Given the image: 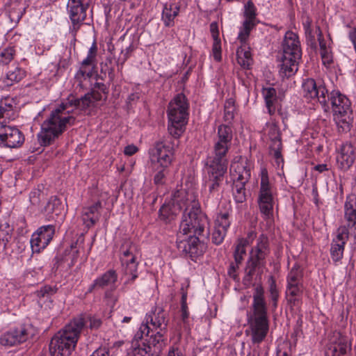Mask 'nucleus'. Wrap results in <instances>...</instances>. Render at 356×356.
<instances>
[{
	"label": "nucleus",
	"instance_id": "obj_1",
	"mask_svg": "<svg viewBox=\"0 0 356 356\" xmlns=\"http://www.w3.org/2000/svg\"><path fill=\"white\" fill-rule=\"evenodd\" d=\"M208 227L207 216L199 208L194 205L191 209L186 208L176 242L178 250L192 259L202 255L206 246L199 236L207 238Z\"/></svg>",
	"mask_w": 356,
	"mask_h": 356
},
{
	"label": "nucleus",
	"instance_id": "obj_2",
	"mask_svg": "<svg viewBox=\"0 0 356 356\" xmlns=\"http://www.w3.org/2000/svg\"><path fill=\"white\" fill-rule=\"evenodd\" d=\"M69 106H74L81 111H86L94 107L89 95L86 94L81 98H76L70 95L66 102H63L57 108L52 110L49 115L41 124V130L38 134L40 144L48 146L54 143L67 129L75 124L76 118L66 111Z\"/></svg>",
	"mask_w": 356,
	"mask_h": 356
},
{
	"label": "nucleus",
	"instance_id": "obj_3",
	"mask_svg": "<svg viewBox=\"0 0 356 356\" xmlns=\"http://www.w3.org/2000/svg\"><path fill=\"white\" fill-rule=\"evenodd\" d=\"M247 316L252 341L253 343H260L266 337L269 330L268 306L264 289L261 285H257L254 289L250 312Z\"/></svg>",
	"mask_w": 356,
	"mask_h": 356
},
{
	"label": "nucleus",
	"instance_id": "obj_4",
	"mask_svg": "<svg viewBox=\"0 0 356 356\" xmlns=\"http://www.w3.org/2000/svg\"><path fill=\"white\" fill-rule=\"evenodd\" d=\"M83 325L81 318H73L51 339L49 351L53 356H69L74 349Z\"/></svg>",
	"mask_w": 356,
	"mask_h": 356
},
{
	"label": "nucleus",
	"instance_id": "obj_5",
	"mask_svg": "<svg viewBox=\"0 0 356 356\" xmlns=\"http://www.w3.org/2000/svg\"><path fill=\"white\" fill-rule=\"evenodd\" d=\"M327 103L330 102L333 119L338 131L346 133L350 130L353 121L351 103L349 99L339 90H332L327 95Z\"/></svg>",
	"mask_w": 356,
	"mask_h": 356
},
{
	"label": "nucleus",
	"instance_id": "obj_6",
	"mask_svg": "<svg viewBox=\"0 0 356 356\" xmlns=\"http://www.w3.org/2000/svg\"><path fill=\"white\" fill-rule=\"evenodd\" d=\"M188 103L183 93L177 95L170 102L168 108V131L172 138H179L188 122Z\"/></svg>",
	"mask_w": 356,
	"mask_h": 356
},
{
	"label": "nucleus",
	"instance_id": "obj_7",
	"mask_svg": "<svg viewBox=\"0 0 356 356\" xmlns=\"http://www.w3.org/2000/svg\"><path fill=\"white\" fill-rule=\"evenodd\" d=\"M227 165L228 162L207 159L206 168L208 177L206 186L209 189L208 199H220V188L227 173Z\"/></svg>",
	"mask_w": 356,
	"mask_h": 356
},
{
	"label": "nucleus",
	"instance_id": "obj_8",
	"mask_svg": "<svg viewBox=\"0 0 356 356\" xmlns=\"http://www.w3.org/2000/svg\"><path fill=\"white\" fill-rule=\"evenodd\" d=\"M270 253L269 241L266 234L259 235L257 245L252 248L245 268V279L250 281L256 270L266 265V258Z\"/></svg>",
	"mask_w": 356,
	"mask_h": 356
},
{
	"label": "nucleus",
	"instance_id": "obj_9",
	"mask_svg": "<svg viewBox=\"0 0 356 356\" xmlns=\"http://www.w3.org/2000/svg\"><path fill=\"white\" fill-rule=\"evenodd\" d=\"M277 189L269 182L268 171L263 168L261 171V182L258 195V204L260 212L265 218L273 216L274 206L277 201Z\"/></svg>",
	"mask_w": 356,
	"mask_h": 356
},
{
	"label": "nucleus",
	"instance_id": "obj_10",
	"mask_svg": "<svg viewBox=\"0 0 356 356\" xmlns=\"http://www.w3.org/2000/svg\"><path fill=\"white\" fill-rule=\"evenodd\" d=\"M233 179V195L235 201L242 203L246 200L245 185L250 178V169L246 161L232 163L229 169Z\"/></svg>",
	"mask_w": 356,
	"mask_h": 356
},
{
	"label": "nucleus",
	"instance_id": "obj_11",
	"mask_svg": "<svg viewBox=\"0 0 356 356\" xmlns=\"http://www.w3.org/2000/svg\"><path fill=\"white\" fill-rule=\"evenodd\" d=\"M136 247L130 240H123L120 252L123 273L125 276H128L124 284L133 282L138 277V263L136 261Z\"/></svg>",
	"mask_w": 356,
	"mask_h": 356
},
{
	"label": "nucleus",
	"instance_id": "obj_12",
	"mask_svg": "<svg viewBox=\"0 0 356 356\" xmlns=\"http://www.w3.org/2000/svg\"><path fill=\"white\" fill-rule=\"evenodd\" d=\"M179 145L178 138H173L170 142H156L151 149L152 165L170 168L174 159L175 147Z\"/></svg>",
	"mask_w": 356,
	"mask_h": 356
},
{
	"label": "nucleus",
	"instance_id": "obj_13",
	"mask_svg": "<svg viewBox=\"0 0 356 356\" xmlns=\"http://www.w3.org/2000/svg\"><path fill=\"white\" fill-rule=\"evenodd\" d=\"M92 1H69L67 10L73 30L77 31L83 24L92 22V10L89 11Z\"/></svg>",
	"mask_w": 356,
	"mask_h": 356
},
{
	"label": "nucleus",
	"instance_id": "obj_14",
	"mask_svg": "<svg viewBox=\"0 0 356 356\" xmlns=\"http://www.w3.org/2000/svg\"><path fill=\"white\" fill-rule=\"evenodd\" d=\"M232 129L228 125L218 127V136L214 142L213 156L208 159L228 162L227 154L232 145Z\"/></svg>",
	"mask_w": 356,
	"mask_h": 356
},
{
	"label": "nucleus",
	"instance_id": "obj_15",
	"mask_svg": "<svg viewBox=\"0 0 356 356\" xmlns=\"http://www.w3.org/2000/svg\"><path fill=\"white\" fill-rule=\"evenodd\" d=\"M186 202L182 192L177 191L171 200L164 204L159 209V218L165 222H169L186 207Z\"/></svg>",
	"mask_w": 356,
	"mask_h": 356
},
{
	"label": "nucleus",
	"instance_id": "obj_16",
	"mask_svg": "<svg viewBox=\"0 0 356 356\" xmlns=\"http://www.w3.org/2000/svg\"><path fill=\"white\" fill-rule=\"evenodd\" d=\"M243 16L245 19L238 35V40L241 43H245L248 41L251 31L255 28L259 23L257 19V8L253 2L249 1L244 6Z\"/></svg>",
	"mask_w": 356,
	"mask_h": 356
},
{
	"label": "nucleus",
	"instance_id": "obj_17",
	"mask_svg": "<svg viewBox=\"0 0 356 356\" xmlns=\"http://www.w3.org/2000/svg\"><path fill=\"white\" fill-rule=\"evenodd\" d=\"M303 96L308 99H316L323 106H327V90L322 83H317L313 79H307L302 84Z\"/></svg>",
	"mask_w": 356,
	"mask_h": 356
},
{
	"label": "nucleus",
	"instance_id": "obj_18",
	"mask_svg": "<svg viewBox=\"0 0 356 356\" xmlns=\"http://www.w3.org/2000/svg\"><path fill=\"white\" fill-rule=\"evenodd\" d=\"M54 234V225H48L39 227L33 234L30 241L33 252L39 253L42 250L44 249L52 240Z\"/></svg>",
	"mask_w": 356,
	"mask_h": 356
},
{
	"label": "nucleus",
	"instance_id": "obj_19",
	"mask_svg": "<svg viewBox=\"0 0 356 356\" xmlns=\"http://www.w3.org/2000/svg\"><path fill=\"white\" fill-rule=\"evenodd\" d=\"M344 222L339 227H344L346 232L356 241V195H350L346 197L344 204Z\"/></svg>",
	"mask_w": 356,
	"mask_h": 356
},
{
	"label": "nucleus",
	"instance_id": "obj_20",
	"mask_svg": "<svg viewBox=\"0 0 356 356\" xmlns=\"http://www.w3.org/2000/svg\"><path fill=\"white\" fill-rule=\"evenodd\" d=\"M31 329L29 325H20L10 330L0 337L1 345L10 347L25 342L31 335Z\"/></svg>",
	"mask_w": 356,
	"mask_h": 356
},
{
	"label": "nucleus",
	"instance_id": "obj_21",
	"mask_svg": "<svg viewBox=\"0 0 356 356\" xmlns=\"http://www.w3.org/2000/svg\"><path fill=\"white\" fill-rule=\"evenodd\" d=\"M351 343L347 336L334 333L325 353V356H350Z\"/></svg>",
	"mask_w": 356,
	"mask_h": 356
},
{
	"label": "nucleus",
	"instance_id": "obj_22",
	"mask_svg": "<svg viewBox=\"0 0 356 356\" xmlns=\"http://www.w3.org/2000/svg\"><path fill=\"white\" fill-rule=\"evenodd\" d=\"M97 48L95 43L89 49L87 57L81 62L80 69L75 74V79L80 83L87 78H90L94 72Z\"/></svg>",
	"mask_w": 356,
	"mask_h": 356
},
{
	"label": "nucleus",
	"instance_id": "obj_23",
	"mask_svg": "<svg viewBox=\"0 0 356 356\" xmlns=\"http://www.w3.org/2000/svg\"><path fill=\"white\" fill-rule=\"evenodd\" d=\"M282 56L296 59L302 58V49L298 35L293 31H286L282 44Z\"/></svg>",
	"mask_w": 356,
	"mask_h": 356
},
{
	"label": "nucleus",
	"instance_id": "obj_24",
	"mask_svg": "<svg viewBox=\"0 0 356 356\" xmlns=\"http://www.w3.org/2000/svg\"><path fill=\"white\" fill-rule=\"evenodd\" d=\"M146 323L152 326L153 330L167 332V326L169 321L168 314L161 307H155L146 315Z\"/></svg>",
	"mask_w": 356,
	"mask_h": 356
},
{
	"label": "nucleus",
	"instance_id": "obj_25",
	"mask_svg": "<svg viewBox=\"0 0 356 356\" xmlns=\"http://www.w3.org/2000/svg\"><path fill=\"white\" fill-rule=\"evenodd\" d=\"M0 140L7 147L17 148L24 143V136L17 127L7 125L0 132Z\"/></svg>",
	"mask_w": 356,
	"mask_h": 356
},
{
	"label": "nucleus",
	"instance_id": "obj_26",
	"mask_svg": "<svg viewBox=\"0 0 356 356\" xmlns=\"http://www.w3.org/2000/svg\"><path fill=\"white\" fill-rule=\"evenodd\" d=\"M167 332L161 330H153L149 334V337L145 339L146 347L150 352V355L159 356L163 349L166 346L167 338L165 334Z\"/></svg>",
	"mask_w": 356,
	"mask_h": 356
},
{
	"label": "nucleus",
	"instance_id": "obj_27",
	"mask_svg": "<svg viewBox=\"0 0 356 356\" xmlns=\"http://www.w3.org/2000/svg\"><path fill=\"white\" fill-rule=\"evenodd\" d=\"M350 236V233L346 232L344 227H339L337 236L332 240L330 248L331 258L334 262L340 261L343 255L344 246Z\"/></svg>",
	"mask_w": 356,
	"mask_h": 356
},
{
	"label": "nucleus",
	"instance_id": "obj_28",
	"mask_svg": "<svg viewBox=\"0 0 356 356\" xmlns=\"http://www.w3.org/2000/svg\"><path fill=\"white\" fill-rule=\"evenodd\" d=\"M102 209V204L100 200L90 206L83 207L81 218L86 228L92 227L99 220Z\"/></svg>",
	"mask_w": 356,
	"mask_h": 356
},
{
	"label": "nucleus",
	"instance_id": "obj_29",
	"mask_svg": "<svg viewBox=\"0 0 356 356\" xmlns=\"http://www.w3.org/2000/svg\"><path fill=\"white\" fill-rule=\"evenodd\" d=\"M356 159L355 148L350 143H343L337 156V163L339 168L342 170H348L354 163Z\"/></svg>",
	"mask_w": 356,
	"mask_h": 356
},
{
	"label": "nucleus",
	"instance_id": "obj_30",
	"mask_svg": "<svg viewBox=\"0 0 356 356\" xmlns=\"http://www.w3.org/2000/svg\"><path fill=\"white\" fill-rule=\"evenodd\" d=\"M16 113L14 110L13 100L5 98L0 100V132L8 125L10 120L15 118Z\"/></svg>",
	"mask_w": 356,
	"mask_h": 356
},
{
	"label": "nucleus",
	"instance_id": "obj_31",
	"mask_svg": "<svg viewBox=\"0 0 356 356\" xmlns=\"http://www.w3.org/2000/svg\"><path fill=\"white\" fill-rule=\"evenodd\" d=\"M181 2H170L163 4L161 21L166 27H172L175 26V19L179 15L181 11Z\"/></svg>",
	"mask_w": 356,
	"mask_h": 356
},
{
	"label": "nucleus",
	"instance_id": "obj_32",
	"mask_svg": "<svg viewBox=\"0 0 356 356\" xmlns=\"http://www.w3.org/2000/svg\"><path fill=\"white\" fill-rule=\"evenodd\" d=\"M300 60L282 56L279 70L280 76L284 79L294 76L298 70Z\"/></svg>",
	"mask_w": 356,
	"mask_h": 356
},
{
	"label": "nucleus",
	"instance_id": "obj_33",
	"mask_svg": "<svg viewBox=\"0 0 356 356\" xmlns=\"http://www.w3.org/2000/svg\"><path fill=\"white\" fill-rule=\"evenodd\" d=\"M256 233L250 232L246 238H239L234 244V259L237 264H241L246 255V248L253 241Z\"/></svg>",
	"mask_w": 356,
	"mask_h": 356
},
{
	"label": "nucleus",
	"instance_id": "obj_34",
	"mask_svg": "<svg viewBox=\"0 0 356 356\" xmlns=\"http://www.w3.org/2000/svg\"><path fill=\"white\" fill-rule=\"evenodd\" d=\"M118 280V275L114 270H109L102 276L95 279L89 286L87 293H91L97 289H103L106 286H113Z\"/></svg>",
	"mask_w": 356,
	"mask_h": 356
},
{
	"label": "nucleus",
	"instance_id": "obj_35",
	"mask_svg": "<svg viewBox=\"0 0 356 356\" xmlns=\"http://www.w3.org/2000/svg\"><path fill=\"white\" fill-rule=\"evenodd\" d=\"M77 243L78 241L72 243L70 250L66 249L64 254H58L55 257L54 261H55L54 266L56 268H58L62 263L68 261L69 260L70 261L68 264L70 267H72L75 264L79 255V250L76 248Z\"/></svg>",
	"mask_w": 356,
	"mask_h": 356
},
{
	"label": "nucleus",
	"instance_id": "obj_36",
	"mask_svg": "<svg viewBox=\"0 0 356 356\" xmlns=\"http://www.w3.org/2000/svg\"><path fill=\"white\" fill-rule=\"evenodd\" d=\"M303 289V284H286V294L289 296L288 301L291 305H298L302 298Z\"/></svg>",
	"mask_w": 356,
	"mask_h": 356
},
{
	"label": "nucleus",
	"instance_id": "obj_37",
	"mask_svg": "<svg viewBox=\"0 0 356 356\" xmlns=\"http://www.w3.org/2000/svg\"><path fill=\"white\" fill-rule=\"evenodd\" d=\"M246 43L247 41L245 43H241V47L236 50L238 63L244 69L249 68L252 63L250 47H247Z\"/></svg>",
	"mask_w": 356,
	"mask_h": 356
},
{
	"label": "nucleus",
	"instance_id": "obj_38",
	"mask_svg": "<svg viewBox=\"0 0 356 356\" xmlns=\"http://www.w3.org/2000/svg\"><path fill=\"white\" fill-rule=\"evenodd\" d=\"M74 318H81L83 321V325L80 329V333L87 327L90 330H98L102 325V321L100 318L90 314H80Z\"/></svg>",
	"mask_w": 356,
	"mask_h": 356
},
{
	"label": "nucleus",
	"instance_id": "obj_39",
	"mask_svg": "<svg viewBox=\"0 0 356 356\" xmlns=\"http://www.w3.org/2000/svg\"><path fill=\"white\" fill-rule=\"evenodd\" d=\"M26 75V72L18 65L11 67L6 74V84L11 86L20 81Z\"/></svg>",
	"mask_w": 356,
	"mask_h": 356
},
{
	"label": "nucleus",
	"instance_id": "obj_40",
	"mask_svg": "<svg viewBox=\"0 0 356 356\" xmlns=\"http://www.w3.org/2000/svg\"><path fill=\"white\" fill-rule=\"evenodd\" d=\"M263 95L264 97L266 106L268 108V112L272 115L275 112L274 103L277 101L276 90L272 87L264 88Z\"/></svg>",
	"mask_w": 356,
	"mask_h": 356
},
{
	"label": "nucleus",
	"instance_id": "obj_41",
	"mask_svg": "<svg viewBox=\"0 0 356 356\" xmlns=\"http://www.w3.org/2000/svg\"><path fill=\"white\" fill-rule=\"evenodd\" d=\"M303 270L298 264H295L286 277V284H302Z\"/></svg>",
	"mask_w": 356,
	"mask_h": 356
},
{
	"label": "nucleus",
	"instance_id": "obj_42",
	"mask_svg": "<svg viewBox=\"0 0 356 356\" xmlns=\"http://www.w3.org/2000/svg\"><path fill=\"white\" fill-rule=\"evenodd\" d=\"M269 299L271 302V308L273 311H275L278 305V300L280 298V292L277 289L276 281L273 276L269 278Z\"/></svg>",
	"mask_w": 356,
	"mask_h": 356
},
{
	"label": "nucleus",
	"instance_id": "obj_43",
	"mask_svg": "<svg viewBox=\"0 0 356 356\" xmlns=\"http://www.w3.org/2000/svg\"><path fill=\"white\" fill-rule=\"evenodd\" d=\"M154 172V183L156 186H163L165 184L166 176L169 173V168H163L161 166L152 165Z\"/></svg>",
	"mask_w": 356,
	"mask_h": 356
},
{
	"label": "nucleus",
	"instance_id": "obj_44",
	"mask_svg": "<svg viewBox=\"0 0 356 356\" xmlns=\"http://www.w3.org/2000/svg\"><path fill=\"white\" fill-rule=\"evenodd\" d=\"M61 201L56 196H51L47 202L44 211L47 214L55 213L56 216H58L61 211Z\"/></svg>",
	"mask_w": 356,
	"mask_h": 356
},
{
	"label": "nucleus",
	"instance_id": "obj_45",
	"mask_svg": "<svg viewBox=\"0 0 356 356\" xmlns=\"http://www.w3.org/2000/svg\"><path fill=\"white\" fill-rule=\"evenodd\" d=\"M148 350L145 342L138 344L132 342L131 348L127 356H154L150 355V352Z\"/></svg>",
	"mask_w": 356,
	"mask_h": 356
},
{
	"label": "nucleus",
	"instance_id": "obj_46",
	"mask_svg": "<svg viewBox=\"0 0 356 356\" xmlns=\"http://www.w3.org/2000/svg\"><path fill=\"white\" fill-rule=\"evenodd\" d=\"M268 136L270 140V145H274L275 142L282 143L281 131L276 123H270L267 124Z\"/></svg>",
	"mask_w": 356,
	"mask_h": 356
},
{
	"label": "nucleus",
	"instance_id": "obj_47",
	"mask_svg": "<svg viewBox=\"0 0 356 356\" xmlns=\"http://www.w3.org/2000/svg\"><path fill=\"white\" fill-rule=\"evenodd\" d=\"M13 228L8 225H6L4 227L1 225L0 227V247L3 250L6 249L7 243L12 238Z\"/></svg>",
	"mask_w": 356,
	"mask_h": 356
},
{
	"label": "nucleus",
	"instance_id": "obj_48",
	"mask_svg": "<svg viewBox=\"0 0 356 356\" xmlns=\"http://www.w3.org/2000/svg\"><path fill=\"white\" fill-rule=\"evenodd\" d=\"M152 330L151 327H149L146 322L145 323H142L134 335L133 342L138 344L139 341L143 339L144 337L146 338L149 337Z\"/></svg>",
	"mask_w": 356,
	"mask_h": 356
},
{
	"label": "nucleus",
	"instance_id": "obj_49",
	"mask_svg": "<svg viewBox=\"0 0 356 356\" xmlns=\"http://www.w3.org/2000/svg\"><path fill=\"white\" fill-rule=\"evenodd\" d=\"M15 52V47L11 46L2 49L0 51V63L3 65L9 63L13 59Z\"/></svg>",
	"mask_w": 356,
	"mask_h": 356
},
{
	"label": "nucleus",
	"instance_id": "obj_50",
	"mask_svg": "<svg viewBox=\"0 0 356 356\" xmlns=\"http://www.w3.org/2000/svg\"><path fill=\"white\" fill-rule=\"evenodd\" d=\"M229 215L228 212L219 213L215 221V227L227 231L230 226Z\"/></svg>",
	"mask_w": 356,
	"mask_h": 356
},
{
	"label": "nucleus",
	"instance_id": "obj_51",
	"mask_svg": "<svg viewBox=\"0 0 356 356\" xmlns=\"http://www.w3.org/2000/svg\"><path fill=\"white\" fill-rule=\"evenodd\" d=\"M235 106L232 99L226 101L224 110V120L225 122H231L234 118Z\"/></svg>",
	"mask_w": 356,
	"mask_h": 356
},
{
	"label": "nucleus",
	"instance_id": "obj_52",
	"mask_svg": "<svg viewBox=\"0 0 356 356\" xmlns=\"http://www.w3.org/2000/svg\"><path fill=\"white\" fill-rule=\"evenodd\" d=\"M270 154L275 159L277 164L279 165L281 163L284 162L282 155V143L275 142L274 145H270Z\"/></svg>",
	"mask_w": 356,
	"mask_h": 356
},
{
	"label": "nucleus",
	"instance_id": "obj_53",
	"mask_svg": "<svg viewBox=\"0 0 356 356\" xmlns=\"http://www.w3.org/2000/svg\"><path fill=\"white\" fill-rule=\"evenodd\" d=\"M58 288L56 286H51L49 285L44 286L38 290L35 293L39 298H50L51 296L56 293Z\"/></svg>",
	"mask_w": 356,
	"mask_h": 356
},
{
	"label": "nucleus",
	"instance_id": "obj_54",
	"mask_svg": "<svg viewBox=\"0 0 356 356\" xmlns=\"http://www.w3.org/2000/svg\"><path fill=\"white\" fill-rule=\"evenodd\" d=\"M227 232V231H225V229L215 227L211 236L212 242L217 245L221 244L224 241Z\"/></svg>",
	"mask_w": 356,
	"mask_h": 356
},
{
	"label": "nucleus",
	"instance_id": "obj_55",
	"mask_svg": "<svg viewBox=\"0 0 356 356\" xmlns=\"http://www.w3.org/2000/svg\"><path fill=\"white\" fill-rule=\"evenodd\" d=\"M134 51V47L132 44H130L128 47H127L124 50L121 51L122 56H120L117 60V65L118 67V70L122 69L124 63L129 58L130 54Z\"/></svg>",
	"mask_w": 356,
	"mask_h": 356
},
{
	"label": "nucleus",
	"instance_id": "obj_56",
	"mask_svg": "<svg viewBox=\"0 0 356 356\" xmlns=\"http://www.w3.org/2000/svg\"><path fill=\"white\" fill-rule=\"evenodd\" d=\"M306 40L308 44L311 46L312 48H316V42L315 39V35L312 29L305 30Z\"/></svg>",
	"mask_w": 356,
	"mask_h": 356
},
{
	"label": "nucleus",
	"instance_id": "obj_57",
	"mask_svg": "<svg viewBox=\"0 0 356 356\" xmlns=\"http://www.w3.org/2000/svg\"><path fill=\"white\" fill-rule=\"evenodd\" d=\"M214 59L217 61L221 60L220 40H215L212 48Z\"/></svg>",
	"mask_w": 356,
	"mask_h": 356
},
{
	"label": "nucleus",
	"instance_id": "obj_58",
	"mask_svg": "<svg viewBox=\"0 0 356 356\" xmlns=\"http://www.w3.org/2000/svg\"><path fill=\"white\" fill-rule=\"evenodd\" d=\"M241 264H237L235 261L233 262H231L227 273L230 277H232L234 280H236L238 278V274L236 273L237 270L239 268V266Z\"/></svg>",
	"mask_w": 356,
	"mask_h": 356
},
{
	"label": "nucleus",
	"instance_id": "obj_59",
	"mask_svg": "<svg viewBox=\"0 0 356 356\" xmlns=\"http://www.w3.org/2000/svg\"><path fill=\"white\" fill-rule=\"evenodd\" d=\"M316 32L317 33L318 41L319 42L321 51L327 49V48L326 47V43H325V39L323 38L322 31L321 30V28L319 26H316Z\"/></svg>",
	"mask_w": 356,
	"mask_h": 356
},
{
	"label": "nucleus",
	"instance_id": "obj_60",
	"mask_svg": "<svg viewBox=\"0 0 356 356\" xmlns=\"http://www.w3.org/2000/svg\"><path fill=\"white\" fill-rule=\"evenodd\" d=\"M87 94L89 95V97L95 106V103L100 101L102 98V93L95 90H92L90 92H88Z\"/></svg>",
	"mask_w": 356,
	"mask_h": 356
},
{
	"label": "nucleus",
	"instance_id": "obj_61",
	"mask_svg": "<svg viewBox=\"0 0 356 356\" xmlns=\"http://www.w3.org/2000/svg\"><path fill=\"white\" fill-rule=\"evenodd\" d=\"M210 31L211 33V35H212L214 41L220 40L218 38L219 31H218L217 23L213 22L210 24Z\"/></svg>",
	"mask_w": 356,
	"mask_h": 356
},
{
	"label": "nucleus",
	"instance_id": "obj_62",
	"mask_svg": "<svg viewBox=\"0 0 356 356\" xmlns=\"http://www.w3.org/2000/svg\"><path fill=\"white\" fill-rule=\"evenodd\" d=\"M137 151H138V147L134 145H127V147H125L124 153L126 155L131 156V155L134 154Z\"/></svg>",
	"mask_w": 356,
	"mask_h": 356
},
{
	"label": "nucleus",
	"instance_id": "obj_63",
	"mask_svg": "<svg viewBox=\"0 0 356 356\" xmlns=\"http://www.w3.org/2000/svg\"><path fill=\"white\" fill-rule=\"evenodd\" d=\"M323 64L326 67H329L333 63L332 54L330 53L324 57H321Z\"/></svg>",
	"mask_w": 356,
	"mask_h": 356
},
{
	"label": "nucleus",
	"instance_id": "obj_64",
	"mask_svg": "<svg viewBox=\"0 0 356 356\" xmlns=\"http://www.w3.org/2000/svg\"><path fill=\"white\" fill-rule=\"evenodd\" d=\"M9 16L12 21L18 22L22 16V12L19 10L17 13H15V10H10Z\"/></svg>",
	"mask_w": 356,
	"mask_h": 356
}]
</instances>
